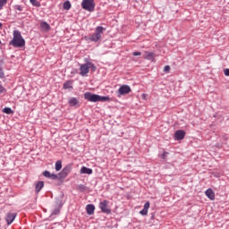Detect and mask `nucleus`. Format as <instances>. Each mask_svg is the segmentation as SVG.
<instances>
[{
	"mask_svg": "<svg viewBox=\"0 0 229 229\" xmlns=\"http://www.w3.org/2000/svg\"><path fill=\"white\" fill-rule=\"evenodd\" d=\"M8 3V0H0V10H3V6Z\"/></svg>",
	"mask_w": 229,
	"mask_h": 229,
	"instance_id": "nucleus-29",
	"label": "nucleus"
},
{
	"mask_svg": "<svg viewBox=\"0 0 229 229\" xmlns=\"http://www.w3.org/2000/svg\"><path fill=\"white\" fill-rule=\"evenodd\" d=\"M140 214H141V216H148V210L143 208L140 211Z\"/></svg>",
	"mask_w": 229,
	"mask_h": 229,
	"instance_id": "nucleus-33",
	"label": "nucleus"
},
{
	"mask_svg": "<svg viewBox=\"0 0 229 229\" xmlns=\"http://www.w3.org/2000/svg\"><path fill=\"white\" fill-rule=\"evenodd\" d=\"M68 103L70 106H78V105H80V100H78L76 98H72Z\"/></svg>",
	"mask_w": 229,
	"mask_h": 229,
	"instance_id": "nucleus-16",
	"label": "nucleus"
},
{
	"mask_svg": "<svg viewBox=\"0 0 229 229\" xmlns=\"http://www.w3.org/2000/svg\"><path fill=\"white\" fill-rule=\"evenodd\" d=\"M72 171V166L71 165H66L63 170L59 173V178H66V176Z\"/></svg>",
	"mask_w": 229,
	"mask_h": 229,
	"instance_id": "nucleus-6",
	"label": "nucleus"
},
{
	"mask_svg": "<svg viewBox=\"0 0 229 229\" xmlns=\"http://www.w3.org/2000/svg\"><path fill=\"white\" fill-rule=\"evenodd\" d=\"M15 217H17V214L8 213L5 217L7 225H11L12 223H13V221H15Z\"/></svg>",
	"mask_w": 229,
	"mask_h": 229,
	"instance_id": "nucleus-9",
	"label": "nucleus"
},
{
	"mask_svg": "<svg viewBox=\"0 0 229 229\" xmlns=\"http://www.w3.org/2000/svg\"><path fill=\"white\" fill-rule=\"evenodd\" d=\"M9 46H13V47H24L26 46V40L22 38L21 31L13 30V39L9 42Z\"/></svg>",
	"mask_w": 229,
	"mask_h": 229,
	"instance_id": "nucleus-1",
	"label": "nucleus"
},
{
	"mask_svg": "<svg viewBox=\"0 0 229 229\" xmlns=\"http://www.w3.org/2000/svg\"><path fill=\"white\" fill-rule=\"evenodd\" d=\"M167 155H169V153L164 152L161 157H162V158L165 159V157H167Z\"/></svg>",
	"mask_w": 229,
	"mask_h": 229,
	"instance_id": "nucleus-38",
	"label": "nucleus"
},
{
	"mask_svg": "<svg viewBox=\"0 0 229 229\" xmlns=\"http://www.w3.org/2000/svg\"><path fill=\"white\" fill-rule=\"evenodd\" d=\"M50 179H51V180H58V175L55 174H50Z\"/></svg>",
	"mask_w": 229,
	"mask_h": 229,
	"instance_id": "nucleus-31",
	"label": "nucleus"
},
{
	"mask_svg": "<svg viewBox=\"0 0 229 229\" xmlns=\"http://www.w3.org/2000/svg\"><path fill=\"white\" fill-rule=\"evenodd\" d=\"M84 98L87 99V101H90L91 103H98L99 99V95L86 92L84 94Z\"/></svg>",
	"mask_w": 229,
	"mask_h": 229,
	"instance_id": "nucleus-5",
	"label": "nucleus"
},
{
	"mask_svg": "<svg viewBox=\"0 0 229 229\" xmlns=\"http://www.w3.org/2000/svg\"><path fill=\"white\" fill-rule=\"evenodd\" d=\"M6 92V89L0 84V94H4Z\"/></svg>",
	"mask_w": 229,
	"mask_h": 229,
	"instance_id": "nucleus-32",
	"label": "nucleus"
},
{
	"mask_svg": "<svg viewBox=\"0 0 229 229\" xmlns=\"http://www.w3.org/2000/svg\"><path fill=\"white\" fill-rule=\"evenodd\" d=\"M131 92V88L128 85H123L118 89V94L120 96H124L126 94H130Z\"/></svg>",
	"mask_w": 229,
	"mask_h": 229,
	"instance_id": "nucleus-7",
	"label": "nucleus"
},
{
	"mask_svg": "<svg viewBox=\"0 0 229 229\" xmlns=\"http://www.w3.org/2000/svg\"><path fill=\"white\" fill-rule=\"evenodd\" d=\"M58 214H60V208H55L51 216H58Z\"/></svg>",
	"mask_w": 229,
	"mask_h": 229,
	"instance_id": "nucleus-25",
	"label": "nucleus"
},
{
	"mask_svg": "<svg viewBox=\"0 0 229 229\" xmlns=\"http://www.w3.org/2000/svg\"><path fill=\"white\" fill-rule=\"evenodd\" d=\"M64 10H71V2L66 1L64 3Z\"/></svg>",
	"mask_w": 229,
	"mask_h": 229,
	"instance_id": "nucleus-21",
	"label": "nucleus"
},
{
	"mask_svg": "<svg viewBox=\"0 0 229 229\" xmlns=\"http://www.w3.org/2000/svg\"><path fill=\"white\" fill-rule=\"evenodd\" d=\"M43 176H45L46 178H50L51 173H49V171L46 170L43 172Z\"/></svg>",
	"mask_w": 229,
	"mask_h": 229,
	"instance_id": "nucleus-26",
	"label": "nucleus"
},
{
	"mask_svg": "<svg viewBox=\"0 0 229 229\" xmlns=\"http://www.w3.org/2000/svg\"><path fill=\"white\" fill-rule=\"evenodd\" d=\"M78 190L81 191V192H85V191H87V186L83 185V184H81L78 186Z\"/></svg>",
	"mask_w": 229,
	"mask_h": 229,
	"instance_id": "nucleus-24",
	"label": "nucleus"
},
{
	"mask_svg": "<svg viewBox=\"0 0 229 229\" xmlns=\"http://www.w3.org/2000/svg\"><path fill=\"white\" fill-rule=\"evenodd\" d=\"M133 56H140V55H142V53L140 52H133Z\"/></svg>",
	"mask_w": 229,
	"mask_h": 229,
	"instance_id": "nucleus-36",
	"label": "nucleus"
},
{
	"mask_svg": "<svg viewBox=\"0 0 229 229\" xmlns=\"http://www.w3.org/2000/svg\"><path fill=\"white\" fill-rule=\"evenodd\" d=\"M89 69H91L92 72H96L97 67L91 62H88Z\"/></svg>",
	"mask_w": 229,
	"mask_h": 229,
	"instance_id": "nucleus-19",
	"label": "nucleus"
},
{
	"mask_svg": "<svg viewBox=\"0 0 229 229\" xmlns=\"http://www.w3.org/2000/svg\"><path fill=\"white\" fill-rule=\"evenodd\" d=\"M174 137L176 140H183V139H185V131L182 130L176 131Z\"/></svg>",
	"mask_w": 229,
	"mask_h": 229,
	"instance_id": "nucleus-10",
	"label": "nucleus"
},
{
	"mask_svg": "<svg viewBox=\"0 0 229 229\" xmlns=\"http://www.w3.org/2000/svg\"><path fill=\"white\" fill-rule=\"evenodd\" d=\"M0 78H4V72H3V70L0 69Z\"/></svg>",
	"mask_w": 229,
	"mask_h": 229,
	"instance_id": "nucleus-39",
	"label": "nucleus"
},
{
	"mask_svg": "<svg viewBox=\"0 0 229 229\" xmlns=\"http://www.w3.org/2000/svg\"><path fill=\"white\" fill-rule=\"evenodd\" d=\"M14 10H17L18 12H22V6L19 4L14 5Z\"/></svg>",
	"mask_w": 229,
	"mask_h": 229,
	"instance_id": "nucleus-30",
	"label": "nucleus"
},
{
	"mask_svg": "<svg viewBox=\"0 0 229 229\" xmlns=\"http://www.w3.org/2000/svg\"><path fill=\"white\" fill-rule=\"evenodd\" d=\"M143 209H145V210H149V201H148V202H146V203L144 204Z\"/></svg>",
	"mask_w": 229,
	"mask_h": 229,
	"instance_id": "nucleus-35",
	"label": "nucleus"
},
{
	"mask_svg": "<svg viewBox=\"0 0 229 229\" xmlns=\"http://www.w3.org/2000/svg\"><path fill=\"white\" fill-rule=\"evenodd\" d=\"M55 203H56L57 207H62L64 205V203H62V198L56 199Z\"/></svg>",
	"mask_w": 229,
	"mask_h": 229,
	"instance_id": "nucleus-27",
	"label": "nucleus"
},
{
	"mask_svg": "<svg viewBox=\"0 0 229 229\" xmlns=\"http://www.w3.org/2000/svg\"><path fill=\"white\" fill-rule=\"evenodd\" d=\"M80 71H81V72H80L81 76H87V74H89V62L84 64H81L80 67Z\"/></svg>",
	"mask_w": 229,
	"mask_h": 229,
	"instance_id": "nucleus-8",
	"label": "nucleus"
},
{
	"mask_svg": "<svg viewBox=\"0 0 229 229\" xmlns=\"http://www.w3.org/2000/svg\"><path fill=\"white\" fill-rule=\"evenodd\" d=\"M169 71H171V66L170 65H165L164 68V72H169Z\"/></svg>",
	"mask_w": 229,
	"mask_h": 229,
	"instance_id": "nucleus-34",
	"label": "nucleus"
},
{
	"mask_svg": "<svg viewBox=\"0 0 229 229\" xmlns=\"http://www.w3.org/2000/svg\"><path fill=\"white\" fill-rule=\"evenodd\" d=\"M40 28L44 31H49V30H51V26L47 22H46V21H42L40 23Z\"/></svg>",
	"mask_w": 229,
	"mask_h": 229,
	"instance_id": "nucleus-17",
	"label": "nucleus"
},
{
	"mask_svg": "<svg viewBox=\"0 0 229 229\" xmlns=\"http://www.w3.org/2000/svg\"><path fill=\"white\" fill-rule=\"evenodd\" d=\"M81 6L83 10H86L87 12H94L96 4L94 3V0H82Z\"/></svg>",
	"mask_w": 229,
	"mask_h": 229,
	"instance_id": "nucleus-3",
	"label": "nucleus"
},
{
	"mask_svg": "<svg viewBox=\"0 0 229 229\" xmlns=\"http://www.w3.org/2000/svg\"><path fill=\"white\" fill-rule=\"evenodd\" d=\"M205 194L207 196V198H208L209 199H211V201H214V199H216V193H214V191L212 189H208L205 191Z\"/></svg>",
	"mask_w": 229,
	"mask_h": 229,
	"instance_id": "nucleus-11",
	"label": "nucleus"
},
{
	"mask_svg": "<svg viewBox=\"0 0 229 229\" xmlns=\"http://www.w3.org/2000/svg\"><path fill=\"white\" fill-rule=\"evenodd\" d=\"M103 31H105V28L101 26L97 27L95 30V33L89 36V40H90L91 42H99V40H101Z\"/></svg>",
	"mask_w": 229,
	"mask_h": 229,
	"instance_id": "nucleus-2",
	"label": "nucleus"
},
{
	"mask_svg": "<svg viewBox=\"0 0 229 229\" xmlns=\"http://www.w3.org/2000/svg\"><path fill=\"white\" fill-rule=\"evenodd\" d=\"M3 28V23L0 22V30Z\"/></svg>",
	"mask_w": 229,
	"mask_h": 229,
	"instance_id": "nucleus-40",
	"label": "nucleus"
},
{
	"mask_svg": "<svg viewBox=\"0 0 229 229\" xmlns=\"http://www.w3.org/2000/svg\"><path fill=\"white\" fill-rule=\"evenodd\" d=\"M143 58H145V60H154L155 58V53L153 52H146L143 55Z\"/></svg>",
	"mask_w": 229,
	"mask_h": 229,
	"instance_id": "nucleus-15",
	"label": "nucleus"
},
{
	"mask_svg": "<svg viewBox=\"0 0 229 229\" xmlns=\"http://www.w3.org/2000/svg\"><path fill=\"white\" fill-rule=\"evenodd\" d=\"M94 210H96V207L93 204H89L86 206V212L89 216H92L94 214Z\"/></svg>",
	"mask_w": 229,
	"mask_h": 229,
	"instance_id": "nucleus-13",
	"label": "nucleus"
},
{
	"mask_svg": "<svg viewBox=\"0 0 229 229\" xmlns=\"http://www.w3.org/2000/svg\"><path fill=\"white\" fill-rule=\"evenodd\" d=\"M3 112H4V114H13V110H12V108H10V107H4L3 109Z\"/></svg>",
	"mask_w": 229,
	"mask_h": 229,
	"instance_id": "nucleus-20",
	"label": "nucleus"
},
{
	"mask_svg": "<svg viewBox=\"0 0 229 229\" xmlns=\"http://www.w3.org/2000/svg\"><path fill=\"white\" fill-rule=\"evenodd\" d=\"M62 169V162L58 160L55 162V171H60Z\"/></svg>",
	"mask_w": 229,
	"mask_h": 229,
	"instance_id": "nucleus-23",
	"label": "nucleus"
},
{
	"mask_svg": "<svg viewBox=\"0 0 229 229\" xmlns=\"http://www.w3.org/2000/svg\"><path fill=\"white\" fill-rule=\"evenodd\" d=\"M64 89H72V81H67L66 82H64Z\"/></svg>",
	"mask_w": 229,
	"mask_h": 229,
	"instance_id": "nucleus-18",
	"label": "nucleus"
},
{
	"mask_svg": "<svg viewBox=\"0 0 229 229\" xmlns=\"http://www.w3.org/2000/svg\"><path fill=\"white\" fill-rule=\"evenodd\" d=\"M99 101H102V102L110 101V97H101L98 95V102Z\"/></svg>",
	"mask_w": 229,
	"mask_h": 229,
	"instance_id": "nucleus-22",
	"label": "nucleus"
},
{
	"mask_svg": "<svg viewBox=\"0 0 229 229\" xmlns=\"http://www.w3.org/2000/svg\"><path fill=\"white\" fill-rule=\"evenodd\" d=\"M224 74H225V76H229V69H225L224 70Z\"/></svg>",
	"mask_w": 229,
	"mask_h": 229,
	"instance_id": "nucleus-37",
	"label": "nucleus"
},
{
	"mask_svg": "<svg viewBox=\"0 0 229 229\" xmlns=\"http://www.w3.org/2000/svg\"><path fill=\"white\" fill-rule=\"evenodd\" d=\"M98 208H100L103 214L110 215L112 214V209L108 207V200H102L98 204Z\"/></svg>",
	"mask_w": 229,
	"mask_h": 229,
	"instance_id": "nucleus-4",
	"label": "nucleus"
},
{
	"mask_svg": "<svg viewBox=\"0 0 229 229\" xmlns=\"http://www.w3.org/2000/svg\"><path fill=\"white\" fill-rule=\"evenodd\" d=\"M32 6H40V4L37 0H30Z\"/></svg>",
	"mask_w": 229,
	"mask_h": 229,
	"instance_id": "nucleus-28",
	"label": "nucleus"
},
{
	"mask_svg": "<svg viewBox=\"0 0 229 229\" xmlns=\"http://www.w3.org/2000/svg\"><path fill=\"white\" fill-rule=\"evenodd\" d=\"M0 44H1V40H0Z\"/></svg>",
	"mask_w": 229,
	"mask_h": 229,
	"instance_id": "nucleus-41",
	"label": "nucleus"
},
{
	"mask_svg": "<svg viewBox=\"0 0 229 229\" xmlns=\"http://www.w3.org/2000/svg\"><path fill=\"white\" fill-rule=\"evenodd\" d=\"M42 189H44V181H39L36 183L35 193L38 194V192H40V191H42Z\"/></svg>",
	"mask_w": 229,
	"mask_h": 229,
	"instance_id": "nucleus-12",
	"label": "nucleus"
},
{
	"mask_svg": "<svg viewBox=\"0 0 229 229\" xmlns=\"http://www.w3.org/2000/svg\"><path fill=\"white\" fill-rule=\"evenodd\" d=\"M81 174H92V168L82 166L80 171Z\"/></svg>",
	"mask_w": 229,
	"mask_h": 229,
	"instance_id": "nucleus-14",
	"label": "nucleus"
}]
</instances>
